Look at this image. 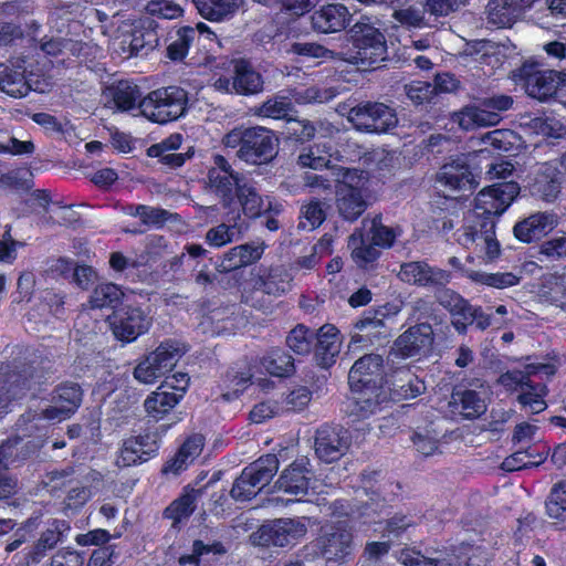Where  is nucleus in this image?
Instances as JSON below:
<instances>
[{"label":"nucleus","instance_id":"nucleus-1","mask_svg":"<svg viewBox=\"0 0 566 566\" xmlns=\"http://www.w3.org/2000/svg\"><path fill=\"white\" fill-rule=\"evenodd\" d=\"M207 179L209 188L220 199L228 223H238L242 216L258 218L272 209L270 198L261 196L221 155L213 157Z\"/></svg>","mask_w":566,"mask_h":566},{"label":"nucleus","instance_id":"nucleus-2","mask_svg":"<svg viewBox=\"0 0 566 566\" xmlns=\"http://www.w3.org/2000/svg\"><path fill=\"white\" fill-rule=\"evenodd\" d=\"M382 357L369 354L357 359L348 374L354 410L359 417L375 413L379 406L388 399L384 387Z\"/></svg>","mask_w":566,"mask_h":566},{"label":"nucleus","instance_id":"nucleus-3","mask_svg":"<svg viewBox=\"0 0 566 566\" xmlns=\"http://www.w3.org/2000/svg\"><path fill=\"white\" fill-rule=\"evenodd\" d=\"M82 390L78 385L66 382L59 386L52 398L53 405L41 409L29 410L22 415L17 426L23 436H30L33 429L39 428L42 420L61 422L70 418L80 407Z\"/></svg>","mask_w":566,"mask_h":566},{"label":"nucleus","instance_id":"nucleus-4","mask_svg":"<svg viewBox=\"0 0 566 566\" xmlns=\"http://www.w3.org/2000/svg\"><path fill=\"white\" fill-rule=\"evenodd\" d=\"M457 235L459 244L475 253L483 264L493 263L501 255L494 219L469 214L467 223Z\"/></svg>","mask_w":566,"mask_h":566},{"label":"nucleus","instance_id":"nucleus-5","mask_svg":"<svg viewBox=\"0 0 566 566\" xmlns=\"http://www.w3.org/2000/svg\"><path fill=\"white\" fill-rule=\"evenodd\" d=\"M354 53L352 62L363 70L375 69L385 61L387 54L384 34L375 27L370 18L364 17L349 31Z\"/></svg>","mask_w":566,"mask_h":566},{"label":"nucleus","instance_id":"nucleus-6","mask_svg":"<svg viewBox=\"0 0 566 566\" xmlns=\"http://www.w3.org/2000/svg\"><path fill=\"white\" fill-rule=\"evenodd\" d=\"M188 104V93L179 86H167L148 93L139 101L140 115L157 124L181 117Z\"/></svg>","mask_w":566,"mask_h":566},{"label":"nucleus","instance_id":"nucleus-7","mask_svg":"<svg viewBox=\"0 0 566 566\" xmlns=\"http://www.w3.org/2000/svg\"><path fill=\"white\" fill-rule=\"evenodd\" d=\"M513 80L524 86L528 96L544 102L556 94L559 86L565 83L566 74L543 69L534 62H525L513 71Z\"/></svg>","mask_w":566,"mask_h":566},{"label":"nucleus","instance_id":"nucleus-8","mask_svg":"<svg viewBox=\"0 0 566 566\" xmlns=\"http://www.w3.org/2000/svg\"><path fill=\"white\" fill-rule=\"evenodd\" d=\"M279 470V460L275 454L261 457L244 468L234 481L231 496L235 501H249L270 483Z\"/></svg>","mask_w":566,"mask_h":566},{"label":"nucleus","instance_id":"nucleus-9","mask_svg":"<svg viewBox=\"0 0 566 566\" xmlns=\"http://www.w3.org/2000/svg\"><path fill=\"white\" fill-rule=\"evenodd\" d=\"M513 98L509 95L496 94L485 97L479 106H465L454 114L453 119L465 130L478 127L494 126L500 123V112L509 111Z\"/></svg>","mask_w":566,"mask_h":566},{"label":"nucleus","instance_id":"nucleus-10","mask_svg":"<svg viewBox=\"0 0 566 566\" xmlns=\"http://www.w3.org/2000/svg\"><path fill=\"white\" fill-rule=\"evenodd\" d=\"M182 354L179 343L164 342L135 367L134 378L143 384H153L170 371Z\"/></svg>","mask_w":566,"mask_h":566},{"label":"nucleus","instance_id":"nucleus-11","mask_svg":"<svg viewBox=\"0 0 566 566\" xmlns=\"http://www.w3.org/2000/svg\"><path fill=\"white\" fill-rule=\"evenodd\" d=\"M347 118L357 130L377 134L387 133L398 123L395 111L377 102L356 105L350 108Z\"/></svg>","mask_w":566,"mask_h":566},{"label":"nucleus","instance_id":"nucleus-12","mask_svg":"<svg viewBox=\"0 0 566 566\" xmlns=\"http://www.w3.org/2000/svg\"><path fill=\"white\" fill-rule=\"evenodd\" d=\"M189 380V376L185 373H176L166 377L165 381L144 402L148 416L158 420L168 413L182 399Z\"/></svg>","mask_w":566,"mask_h":566},{"label":"nucleus","instance_id":"nucleus-13","mask_svg":"<svg viewBox=\"0 0 566 566\" xmlns=\"http://www.w3.org/2000/svg\"><path fill=\"white\" fill-rule=\"evenodd\" d=\"M306 532L307 524L304 517L279 518L263 524L253 534V542L262 546L284 547L297 543Z\"/></svg>","mask_w":566,"mask_h":566},{"label":"nucleus","instance_id":"nucleus-14","mask_svg":"<svg viewBox=\"0 0 566 566\" xmlns=\"http://www.w3.org/2000/svg\"><path fill=\"white\" fill-rule=\"evenodd\" d=\"M520 193L515 181L500 182L483 188L474 199V210L471 216L491 218L502 214Z\"/></svg>","mask_w":566,"mask_h":566},{"label":"nucleus","instance_id":"nucleus-15","mask_svg":"<svg viewBox=\"0 0 566 566\" xmlns=\"http://www.w3.org/2000/svg\"><path fill=\"white\" fill-rule=\"evenodd\" d=\"M318 544L323 557L339 563L347 562L356 548L352 530L343 521L325 526Z\"/></svg>","mask_w":566,"mask_h":566},{"label":"nucleus","instance_id":"nucleus-16","mask_svg":"<svg viewBox=\"0 0 566 566\" xmlns=\"http://www.w3.org/2000/svg\"><path fill=\"white\" fill-rule=\"evenodd\" d=\"M245 143L237 151V156L251 165L266 164L275 156V139L271 130L256 126L248 128Z\"/></svg>","mask_w":566,"mask_h":566},{"label":"nucleus","instance_id":"nucleus-17","mask_svg":"<svg viewBox=\"0 0 566 566\" xmlns=\"http://www.w3.org/2000/svg\"><path fill=\"white\" fill-rule=\"evenodd\" d=\"M397 275L401 282L420 287L446 286L451 281L449 271L432 266L426 261L401 263Z\"/></svg>","mask_w":566,"mask_h":566},{"label":"nucleus","instance_id":"nucleus-18","mask_svg":"<svg viewBox=\"0 0 566 566\" xmlns=\"http://www.w3.org/2000/svg\"><path fill=\"white\" fill-rule=\"evenodd\" d=\"M275 488L280 492L295 496L296 500L305 496L310 489L318 492L317 486L312 483L310 460L302 457L293 461L281 472Z\"/></svg>","mask_w":566,"mask_h":566},{"label":"nucleus","instance_id":"nucleus-19","mask_svg":"<svg viewBox=\"0 0 566 566\" xmlns=\"http://www.w3.org/2000/svg\"><path fill=\"white\" fill-rule=\"evenodd\" d=\"M386 313L384 310L367 311L354 323L348 349L354 352L363 346L374 345L380 337H386Z\"/></svg>","mask_w":566,"mask_h":566},{"label":"nucleus","instance_id":"nucleus-20","mask_svg":"<svg viewBox=\"0 0 566 566\" xmlns=\"http://www.w3.org/2000/svg\"><path fill=\"white\" fill-rule=\"evenodd\" d=\"M41 384L42 376L34 368L28 367L9 373L3 380H0V416L8 411L11 401L23 397L33 385Z\"/></svg>","mask_w":566,"mask_h":566},{"label":"nucleus","instance_id":"nucleus-21","mask_svg":"<svg viewBox=\"0 0 566 566\" xmlns=\"http://www.w3.org/2000/svg\"><path fill=\"white\" fill-rule=\"evenodd\" d=\"M116 338L133 342L150 327V318L138 307H123L114 314L111 322Z\"/></svg>","mask_w":566,"mask_h":566},{"label":"nucleus","instance_id":"nucleus-22","mask_svg":"<svg viewBox=\"0 0 566 566\" xmlns=\"http://www.w3.org/2000/svg\"><path fill=\"white\" fill-rule=\"evenodd\" d=\"M436 180L449 191H472L479 185L467 160L460 157L446 163Z\"/></svg>","mask_w":566,"mask_h":566},{"label":"nucleus","instance_id":"nucleus-23","mask_svg":"<svg viewBox=\"0 0 566 566\" xmlns=\"http://www.w3.org/2000/svg\"><path fill=\"white\" fill-rule=\"evenodd\" d=\"M397 562L403 566H470L460 556L440 549H426V553L403 547L395 553Z\"/></svg>","mask_w":566,"mask_h":566},{"label":"nucleus","instance_id":"nucleus-24","mask_svg":"<svg viewBox=\"0 0 566 566\" xmlns=\"http://www.w3.org/2000/svg\"><path fill=\"white\" fill-rule=\"evenodd\" d=\"M105 106L117 111L126 112L133 115H140L139 101L142 92L135 83L130 81H118L107 86L104 91Z\"/></svg>","mask_w":566,"mask_h":566},{"label":"nucleus","instance_id":"nucleus-25","mask_svg":"<svg viewBox=\"0 0 566 566\" xmlns=\"http://www.w3.org/2000/svg\"><path fill=\"white\" fill-rule=\"evenodd\" d=\"M349 448V433L343 428L322 427L317 430L315 452L325 462L340 459Z\"/></svg>","mask_w":566,"mask_h":566},{"label":"nucleus","instance_id":"nucleus-26","mask_svg":"<svg viewBox=\"0 0 566 566\" xmlns=\"http://www.w3.org/2000/svg\"><path fill=\"white\" fill-rule=\"evenodd\" d=\"M436 297L438 303L450 313L452 325L459 333H464L467 327L473 324L474 307L460 294L450 289H442L438 291Z\"/></svg>","mask_w":566,"mask_h":566},{"label":"nucleus","instance_id":"nucleus-27","mask_svg":"<svg viewBox=\"0 0 566 566\" xmlns=\"http://www.w3.org/2000/svg\"><path fill=\"white\" fill-rule=\"evenodd\" d=\"M432 335V327L429 324L415 325L396 339L394 353L403 358L416 356L431 346Z\"/></svg>","mask_w":566,"mask_h":566},{"label":"nucleus","instance_id":"nucleus-28","mask_svg":"<svg viewBox=\"0 0 566 566\" xmlns=\"http://www.w3.org/2000/svg\"><path fill=\"white\" fill-rule=\"evenodd\" d=\"M158 450L156 441L148 434L124 440L116 459L118 467L140 464L151 458Z\"/></svg>","mask_w":566,"mask_h":566},{"label":"nucleus","instance_id":"nucleus-29","mask_svg":"<svg viewBox=\"0 0 566 566\" xmlns=\"http://www.w3.org/2000/svg\"><path fill=\"white\" fill-rule=\"evenodd\" d=\"M352 14L348 8L342 3H328L322 6L312 14V25L321 33H335L344 30Z\"/></svg>","mask_w":566,"mask_h":566},{"label":"nucleus","instance_id":"nucleus-30","mask_svg":"<svg viewBox=\"0 0 566 566\" xmlns=\"http://www.w3.org/2000/svg\"><path fill=\"white\" fill-rule=\"evenodd\" d=\"M557 226V217L551 212H536L517 222L513 232L517 240L530 243L546 235Z\"/></svg>","mask_w":566,"mask_h":566},{"label":"nucleus","instance_id":"nucleus-31","mask_svg":"<svg viewBox=\"0 0 566 566\" xmlns=\"http://www.w3.org/2000/svg\"><path fill=\"white\" fill-rule=\"evenodd\" d=\"M449 406L452 412H458L467 419L478 418L486 410L483 395L473 389L454 390L451 395Z\"/></svg>","mask_w":566,"mask_h":566},{"label":"nucleus","instance_id":"nucleus-32","mask_svg":"<svg viewBox=\"0 0 566 566\" xmlns=\"http://www.w3.org/2000/svg\"><path fill=\"white\" fill-rule=\"evenodd\" d=\"M198 13L210 22L231 20L243 7L244 0H192Z\"/></svg>","mask_w":566,"mask_h":566},{"label":"nucleus","instance_id":"nucleus-33","mask_svg":"<svg viewBox=\"0 0 566 566\" xmlns=\"http://www.w3.org/2000/svg\"><path fill=\"white\" fill-rule=\"evenodd\" d=\"M556 368L552 364H530L525 366L524 370H510L502 374L499 378V384L502 385L507 391L523 392L526 387H530V377L537 374L552 376Z\"/></svg>","mask_w":566,"mask_h":566},{"label":"nucleus","instance_id":"nucleus-34","mask_svg":"<svg viewBox=\"0 0 566 566\" xmlns=\"http://www.w3.org/2000/svg\"><path fill=\"white\" fill-rule=\"evenodd\" d=\"M205 446L202 434L193 433L189 436L179 448L176 455L164 467L165 473L178 474L187 469L197 457L201 453Z\"/></svg>","mask_w":566,"mask_h":566},{"label":"nucleus","instance_id":"nucleus-35","mask_svg":"<svg viewBox=\"0 0 566 566\" xmlns=\"http://www.w3.org/2000/svg\"><path fill=\"white\" fill-rule=\"evenodd\" d=\"M234 93L240 95H253L263 90V80L259 72L244 60L234 62L233 67Z\"/></svg>","mask_w":566,"mask_h":566},{"label":"nucleus","instance_id":"nucleus-36","mask_svg":"<svg viewBox=\"0 0 566 566\" xmlns=\"http://www.w3.org/2000/svg\"><path fill=\"white\" fill-rule=\"evenodd\" d=\"M342 340L334 325L326 324L317 333L316 356L323 367H328L339 354Z\"/></svg>","mask_w":566,"mask_h":566},{"label":"nucleus","instance_id":"nucleus-37","mask_svg":"<svg viewBox=\"0 0 566 566\" xmlns=\"http://www.w3.org/2000/svg\"><path fill=\"white\" fill-rule=\"evenodd\" d=\"M263 252L264 247L262 244L247 243L234 247L224 254L220 268L224 272H230L247 266L260 260Z\"/></svg>","mask_w":566,"mask_h":566},{"label":"nucleus","instance_id":"nucleus-38","mask_svg":"<svg viewBox=\"0 0 566 566\" xmlns=\"http://www.w3.org/2000/svg\"><path fill=\"white\" fill-rule=\"evenodd\" d=\"M534 191L545 201H554L560 192V172L552 164L545 163L538 168Z\"/></svg>","mask_w":566,"mask_h":566},{"label":"nucleus","instance_id":"nucleus-39","mask_svg":"<svg viewBox=\"0 0 566 566\" xmlns=\"http://www.w3.org/2000/svg\"><path fill=\"white\" fill-rule=\"evenodd\" d=\"M426 390L423 380L415 376L409 369H401L396 373L392 388H389L388 398L412 399Z\"/></svg>","mask_w":566,"mask_h":566},{"label":"nucleus","instance_id":"nucleus-40","mask_svg":"<svg viewBox=\"0 0 566 566\" xmlns=\"http://www.w3.org/2000/svg\"><path fill=\"white\" fill-rule=\"evenodd\" d=\"M485 12L488 22L496 28L512 27L520 15L516 0H489Z\"/></svg>","mask_w":566,"mask_h":566},{"label":"nucleus","instance_id":"nucleus-41","mask_svg":"<svg viewBox=\"0 0 566 566\" xmlns=\"http://www.w3.org/2000/svg\"><path fill=\"white\" fill-rule=\"evenodd\" d=\"M336 206L339 214L348 221L356 220L367 208L360 190L344 187L336 189Z\"/></svg>","mask_w":566,"mask_h":566},{"label":"nucleus","instance_id":"nucleus-42","mask_svg":"<svg viewBox=\"0 0 566 566\" xmlns=\"http://www.w3.org/2000/svg\"><path fill=\"white\" fill-rule=\"evenodd\" d=\"M348 248L352 250V258L359 268H366L375 262L380 252L371 242L369 237H365L361 229L355 230L348 239Z\"/></svg>","mask_w":566,"mask_h":566},{"label":"nucleus","instance_id":"nucleus-43","mask_svg":"<svg viewBox=\"0 0 566 566\" xmlns=\"http://www.w3.org/2000/svg\"><path fill=\"white\" fill-rule=\"evenodd\" d=\"M0 90L15 98L25 96L30 85L25 80L24 71L21 67L0 63Z\"/></svg>","mask_w":566,"mask_h":566},{"label":"nucleus","instance_id":"nucleus-44","mask_svg":"<svg viewBox=\"0 0 566 566\" xmlns=\"http://www.w3.org/2000/svg\"><path fill=\"white\" fill-rule=\"evenodd\" d=\"M293 112V103L286 91H283L275 96L262 103L255 111V115L263 118L271 119H286L292 120L290 114Z\"/></svg>","mask_w":566,"mask_h":566},{"label":"nucleus","instance_id":"nucleus-45","mask_svg":"<svg viewBox=\"0 0 566 566\" xmlns=\"http://www.w3.org/2000/svg\"><path fill=\"white\" fill-rule=\"evenodd\" d=\"M464 276L476 284L494 289L515 286L521 281V276L512 272L486 273L476 270H464Z\"/></svg>","mask_w":566,"mask_h":566},{"label":"nucleus","instance_id":"nucleus-46","mask_svg":"<svg viewBox=\"0 0 566 566\" xmlns=\"http://www.w3.org/2000/svg\"><path fill=\"white\" fill-rule=\"evenodd\" d=\"M260 364L266 373L275 377H287L294 371L292 356L280 348L269 350L261 358Z\"/></svg>","mask_w":566,"mask_h":566},{"label":"nucleus","instance_id":"nucleus-47","mask_svg":"<svg viewBox=\"0 0 566 566\" xmlns=\"http://www.w3.org/2000/svg\"><path fill=\"white\" fill-rule=\"evenodd\" d=\"M332 158V145L329 142L318 143L302 151L298 156V164L304 168L322 169L328 168Z\"/></svg>","mask_w":566,"mask_h":566},{"label":"nucleus","instance_id":"nucleus-48","mask_svg":"<svg viewBox=\"0 0 566 566\" xmlns=\"http://www.w3.org/2000/svg\"><path fill=\"white\" fill-rule=\"evenodd\" d=\"M292 276L283 268H273L265 276H261L258 286L269 295L280 296L291 289Z\"/></svg>","mask_w":566,"mask_h":566},{"label":"nucleus","instance_id":"nucleus-49","mask_svg":"<svg viewBox=\"0 0 566 566\" xmlns=\"http://www.w3.org/2000/svg\"><path fill=\"white\" fill-rule=\"evenodd\" d=\"M549 518L566 522V481L554 484L545 502Z\"/></svg>","mask_w":566,"mask_h":566},{"label":"nucleus","instance_id":"nucleus-50","mask_svg":"<svg viewBox=\"0 0 566 566\" xmlns=\"http://www.w3.org/2000/svg\"><path fill=\"white\" fill-rule=\"evenodd\" d=\"M291 102L296 104L326 103L333 99L337 92L334 88H319L317 86L300 87L286 91Z\"/></svg>","mask_w":566,"mask_h":566},{"label":"nucleus","instance_id":"nucleus-51","mask_svg":"<svg viewBox=\"0 0 566 566\" xmlns=\"http://www.w3.org/2000/svg\"><path fill=\"white\" fill-rule=\"evenodd\" d=\"M123 296L124 292L118 285L103 283L94 289L90 297V304L92 308H114Z\"/></svg>","mask_w":566,"mask_h":566},{"label":"nucleus","instance_id":"nucleus-52","mask_svg":"<svg viewBox=\"0 0 566 566\" xmlns=\"http://www.w3.org/2000/svg\"><path fill=\"white\" fill-rule=\"evenodd\" d=\"M364 228L368 227L369 233L371 234V242L374 245L379 248H390L396 238L400 234L397 230L386 227L381 223L380 217H375L370 220L364 219L363 220Z\"/></svg>","mask_w":566,"mask_h":566},{"label":"nucleus","instance_id":"nucleus-53","mask_svg":"<svg viewBox=\"0 0 566 566\" xmlns=\"http://www.w3.org/2000/svg\"><path fill=\"white\" fill-rule=\"evenodd\" d=\"M196 39L192 27H182L176 32V38L167 48V56L172 61H181L188 54L190 45Z\"/></svg>","mask_w":566,"mask_h":566},{"label":"nucleus","instance_id":"nucleus-54","mask_svg":"<svg viewBox=\"0 0 566 566\" xmlns=\"http://www.w3.org/2000/svg\"><path fill=\"white\" fill-rule=\"evenodd\" d=\"M331 174L337 182L336 189L344 187L361 191V187L367 180L365 171L356 168L333 166L331 167Z\"/></svg>","mask_w":566,"mask_h":566},{"label":"nucleus","instance_id":"nucleus-55","mask_svg":"<svg viewBox=\"0 0 566 566\" xmlns=\"http://www.w3.org/2000/svg\"><path fill=\"white\" fill-rule=\"evenodd\" d=\"M143 7L147 14L159 19L174 20L184 14V8L174 0H146Z\"/></svg>","mask_w":566,"mask_h":566},{"label":"nucleus","instance_id":"nucleus-56","mask_svg":"<svg viewBox=\"0 0 566 566\" xmlns=\"http://www.w3.org/2000/svg\"><path fill=\"white\" fill-rule=\"evenodd\" d=\"M547 389L544 385H532L518 395V402L532 413H538L546 408L544 400Z\"/></svg>","mask_w":566,"mask_h":566},{"label":"nucleus","instance_id":"nucleus-57","mask_svg":"<svg viewBox=\"0 0 566 566\" xmlns=\"http://www.w3.org/2000/svg\"><path fill=\"white\" fill-rule=\"evenodd\" d=\"M195 501L196 496L190 493L180 496L166 509L165 516L175 523L189 517L195 510Z\"/></svg>","mask_w":566,"mask_h":566},{"label":"nucleus","instance_id":"nucleus-58","mask_svg":"<svg viewBox=\"0 0 566 566\" xmlns=\"http://www.w3.org/2000/svg\"><path fill=\"white\" fill-rule=\"evenodd\" d=\"M313 333L303 325L294 327L286 337L287 346L296 354H307L312 347Z\"/></svg>","mask_w":566,"mask_h":566},{"label":"nucleus","instance_id":"nucleus-59","mask_svg":"<svg viewBox=\"0 0 566 566\" xmlns=\"http://www.w3.org/2000/svg\"><path fill=\"white\" fill-rule=\"evenodd\" d=\"M238 223H220L206 233V242L212 248H221L234 240V229Z\"/></svg>","mask_w":566,"mask_h":566},{"label":"nucleus","instance_id":"nucleus-60","mask_svg":"<svg viewBox=\"0 0 566 566\" xmlns=\"http://www.w3.org/2000/svg\"><path fill=\"white\" fill-rule=\"evenodd\" d=\"M298 227L304 230H314L325 219V212L319 201H311L302 208V217Z\"/></svg>","mask_w":566,"mask_h":566},{"label":"nucleus","instance_id":"nucleus-61","mask_svg":"<svg viewBox=\"0 0 566 566\" xmlns=\"http://www.w3.org/2000/svg\"><path fill=\"white\" fill-rule=\"evenodd\" d=\"M467 0H423L424 11L434 17H447L459 10Z\"/></svg>","mask_w":566,"mask_h":566},{"label":"nucleus","instance_id":"nucleus-62","mask_svg":"<svg viewBox=\"0 0 566 566\" xmlns=\"http://www.w3.org/2000/svg\"><path fill=\"white\" fill-rule=\"evenodd\" d=\"M283 412V407L275 400L262 401L250 411V419L255 423H262L268 419Z\"/></svg>","mask_w":566,"mask_h":566},{"label":"nucleus","instance_id":"nucleus-63","mask_svg":"<svg viewBox=\"0 0 566 566\" xmlns=\"http://www.w3.org/2000/svg\"><path fill=\"white\" fill-rule=\"evenodd\" d=\"M60 525H63V523L61 522H57L55 521L52 525V527L45 530L35 547H34V559L40 556L43 552H45L46 549H51L53 548L57 542L60 541V535H61V530H60Z\"/></svg>","mask_w":566,"mask_h":566},{"label":"nucleus","instance_id":"nucleus-64","mask_svg":"<svg viewBox=\"0 0 566 566\" xmlns=\"http://www.w3.org/2000/svg\"><path fill=\"white\" fill-rule=\"evenodd\" d=\"M311 400V391L305 387H300L292 390L280 403L283 407V411L301 410Z\"/></svg>","mask_w":566,"mask_h":566}]
</instances>
